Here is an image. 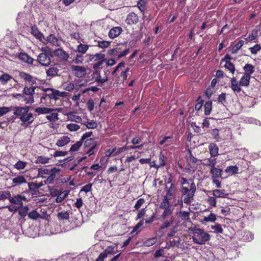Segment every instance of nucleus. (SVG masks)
<instances>
[{"label": "nucleus", "mask_w": 261, "mask_h": 261, "mask_svg": "<svg viewBox=\"0 0 261 261\" xmlns=\"http://www.w3.org/2000/svg\"><path fill=\"white\" fill-rule=\"evenodd\" d=\"M13 110L14 111V115L19 117L20 120L25 123V126H28L34 121L33 115L31 113H28L30 107L25 106L23 107H15Z\"/></svg>", "instance_id": "nucleus-1"}, {"label": "nucleus", "mask_w": 261, "mask_h": 261, "mask_svg": "<svg viewBox=\"0 0 261 261\" xmlns=\"http://www.w3.org/2000/svg\"><path fill=\"white\" fill-rule=\"evenodd\" d=\"M189 230L193 232L192 239L196 244L203 245L210 240L211 236L203 229L193 226L189 228Z\"/></svg>", "instance_id": "nucleus-2"}, {"label": "nucleus", "mask_w": 261, "mask_h": 261, "mask_svg": "<svg viewBox=\"0 0 261 261\" xmlns=\"http://www.w3.org/2000/svg\"><path fill=\"white\" fill-rule=\"evenodd\" d=\"M196 190L195 183L193 182L190 185V189L185 187H182L181 192L182 195H186L184 198V202L186 204H190L193 200V197Z\"/></svg>", "instance_id": "nucleus-3"}, {"label": "nucleus", "mask_w": 261, "mask_h": 261, "mask_svg": "<svg viewBox=\"0 0 261 261\" xmlns=\"http://www.w3.org/2000/svg\"><path fill=\"white\" fill-rule=\"evenodd\" d=\"M35 87H24L23 90L24 94L29 95L30 96L27 98H24V101L26 103H32L34 102L33 95L35 93Z\"/></svg>", "instance_id": "nucleus-4"}, {"label": "nucleus", "mask_w": 261, "mask_h": 261, "mask_svg": "<svg viewBox=\"0 0 261 261\" xmlns=\"http://www.w3.org/2000/svg\"><path fill=\"white\" fill-rule=\"evenodd\" d=\"M70 68L74 75L77 77H82L86 74L87 68L84 66L72 65Z\"/></svg>", "instance_id": "nucleus-5"}, {"label": "nucleus", "mask_w": 261, "mask_h": 261, "mask_svg": "<svg viewBox=\"0 0 261 261\" xmlns=\"http://www.w3.org/2000/svg\"><path fill=\"white\" fill-rule=\"evenodd\" d=\"M45 92L51 91L50 93H48V99H53L55 100H57L59 99V97H64L66 96V92H60L59 90L47 88L44 90Z\"/></svg>", "instance_id": "nucleus-6"}, {"label": "nucleus", "mask_w": 261, "mask_h": 261, "mask_svg": "<svg viewBox=\"0 0 261 261\" xmlns=\"http://www.w3.org/2000/svg\"><path fill=\"white\" fill-rule=\"evenodd\" d=\"M50 57L47 54L40 53L37 57V61L41 65L48 67L51 63Z\"/></svg>", "instance_id": "nucleus-7"}, {"label": "nucleus", "mask_w": 261, "mask_h": 261, "mask_svg": "<svg viewBox=\"0 0 261 261\" xmlns=\"http://www.w3.org/2000/svg\"><path fill=\"white\" fill-rule=\"evenodd\" d=\"M61 171V170L59 168L54 167L52 168L50 171L49 176L47 178L46 180L44 182L45 184H52L54 182L55 178L56 176L59 175V173Z\"/></svg>", "instance_id": "nucleus-8"}, {"label": "nucleus", "mask_w": 261, "mask_h": 261, "mask_svg": "<svg viewBox=\"0 0 261 261\" xmlns=\"http://www.w3.org/2000/svg\"><path fill=\"white\" fill-rule=\"evenodd\" d=\"M19 76L31 85L35 84L36 83V79L35 77L24 72H20Z\"/></svg>", "instance_id": "nucleus-9"}, {"label": "nucleus", "mask_w": 261, "mask_h": 261, "mask_svg": "<svg viewBox=\"0 0 261 261\" xmlns=\"http://www.w3.org/2000/svg\"><path fill=\"white\" fill-rule=\"evenodd\" d=\"M55 55L63 61H67L69 55L62 48H58L55 50Z\"/></svg>", "instance_id": "nucleus-10"}, {"label": "nucleus", "mask_w": 261, "mask_h": 261, "mask_svg": "<svg viewBox=\"0 0 261 261\" xmlns=\"http://www.w3.org/2000/svg\"><path fill=\"white\" fill-rule=\"evenodd\" d=\"M138 21L139 17L136 13L132 12L127 15L126 19V22L127 24L130 25L136 24Z\"/></svg>", "instance_id": "nucleus-11"}, {"label": "nucleus", "mask_w": 261, "mask_h": 261, "mask_svg": "<svg viewBox=\"0 0 261 261\" xmlns=\"http://www.w3.org/2000/svg\"><path fill=\"white\" fill-rule=\"evenodd\" d=\"M31 33L36 38L39 39L41 41H42L43 39H44L43 34L39 31L36 25H34L31 27Z\"/></svg>", "instance_id": "nucleus-12"}, {"label": "nucleus", "mask_w": 261, "mask_h": 261, "mask_svg": "<svg viewBox=\"0 0 261 261\" xmlns=\"http://www.w3.org/2000/svg\"><path fill=\"white\" fill-rule=\"evenodd\" d=\"M122 32V28L120 27H114L111 29L109 33V36L111 39H114L118 36Z\"/></svg>", "instance_id": "nucleus-13"}, {"label": "nucleus", "mask_w": 261, "mask_h": 261, "mask_svg": "<svg viewBox=\"0 0 261 261\" xmlns=\"http://www.w3.org/2000/svg\"><path fill=\"white\" fill-rule=\"evenodd\" d=\"M210 172L212 175V178H221L222 177L223 170L215 166L213 168L211 169Z\"/></svg>", "instance_id": "nucleus-14"}, {"label": "nucleus", "mask_w": 261, "mask_h": 261, "mask_svg": "<svg viewBox=\"0 0 261 261\" xmlns=\"http://www.w3.org/2000/svg\"><path fill=\"white\" fill-rule=\"evenodd\" d=\"M18 58L22 61L29 64H32L34 61V59L25 53H20L19 55Z\"/></svg>", "instance_id": "nucleus-15"}, {"label": "nucleus", "mask_w": 261, "mask_h": 261, "mask_svg": "<svg viewBox=\"0 0 261 261\" xmlns=\"http://www.w3.org/2000/svg\"><path fill=\"white\" fill-rule=\"evenodd\" d=\"M213 195L215 198H226L228 193L224 190L216 189L213 191Z\"/></svg>", "instance_id": "nucleus-16"}, {"label": "nucleus", "mask_w": 261, "mask_h": 261, "mask_svg": "<svg viewBox=\"0 0 261 261\" xmlns=\"http://www.w3.org/2000/svg\"><path fill=\"white\" fill-rule=\"evenodd\" d=\"M35 112H36L38 115L41 114H46L51 113L54 111V109L51 108H48L46 107H37L35 109Z\"/></svg>", "instance_id": "nucleus-17"}, {"label": "nucleus", "mask_w": 261, "mask_h": 261, "mask_svg": "<svg viewBox=\"0 0 261 261\" xmlns=\"http://www.w3.org/2000/svg\"><path fill=\"white\" fill-rule=\"evenodd\" d=\"M25 197H22L20 195H17L14 197H11V196H10V202L13 204H16L17 205L22 206L23 203L22 201V199H25Z\"/></svg>", "instance_id": "nucleus-18"}, {"label": "nucleus", "mask_w": 261, "mask_h": 261, "mask_svg": "<svg viewBox=\"0 0 261 261\" xmlns=\"http://www.w3.org/2000/svg\"><path fill=\"white\" fill-rule=\"evenodd\" d=\"M210 154L212 157H215L218 155L219 148L215 143H211L208 146Z\"/></svg>", "instance_id": "nucleus-19"}, {"label": "nucleus", "mask_w": 261, "mask_h": 261, "mask_svg": "<svg viewBox=\"0 0 261 261\" xmlns=\"http://www.w3.org/2000/svg\"><path fill=\"white\" fill-rule=\"evenodd\" d=\"M13 183L14 184V186L20 185L23 183H26L27 179L23 175H18L12 179Z\"/></svg>", "instance_id": "nucleus-20"}, {"label": "nucleus", "mask_w": 261, "mask_h": 261, "mask_svg": "<svg viewBox=\"0 0 261 261\" xmlns=\"http://www.w3.org/2000/svg\"><path fill=\"white\" fill-rule=\"evenodd\" d=\"M70 139L68 136H63L61 137L57 142L56 145L59 147H62L69 143Z\"/></svg>", "instance_id": "nucleus-21"}, {"label": "nucleus", "mask_w": 261, "mask_h": 261, "mask_svg": "<svg viewBox=\"0 0 261 261\" xmlns=\"http://www.w3.org/2000/svg\"><path fill=\"white\" fill-rule=\"evenodd\" d=\"M64 115L67 116L69 120L75 121V122L79 123L82 121V118L81 117L75 115L73 112H70L69 113H65Z\"/></svg>", "instance_id": "nucleus-22"}, {"label": "nucleus", "mask_w": 261, "mask_h": 261, "mask_svg": "<svg viewBox=\"0 0 261 261\" xmlns=\"http://www.w3.org/2000/svg\"><path fill=\"white\" fill-rule=\"evenodd\" d=\"M250 75L244 74L239 81V85L242 86H248L249 84Z\"/></svg>", "instance_id": "nucleus-23"}, {"label": "nucleus", "mask_w": 261, "mask_h": 261, "mask_svg": "<svg viewBox=\"0 0 261 261\" xmlns=\"http://www.w3.org/2000/svg\"><path fill=\"white\" fill-rule=\"evenodd\" d=\"M254 66L250 64H246L243 67V69L245 71L244 74L250 75L254 72Z\"/></svg>", "instance_id": "nucleus-24"}, {"label": "nucleus", "mask_w": 261, "mask_h": 261, "mask_svg": "<svg viewBox=\"0 0 261 261\" xmlns=\"http://www.w3.org/2000/svg\"><path fill=\"white\" fill-rule=\"evenodd\" d=\"M59 71L57 68L50 67L46 70V73L47 76L54 77L58 75Z\"/></svg>", "instance_id": "nucleus-25"}, {"label": "nucleus", "mask_w": 261, "mask_h": 261, "mask_svg": "<svg viewBox=\"0 0 261 261\" xmlns=\"http://www.w3.org/2000/svg\"><path fill=\"white\" fill-rule=\"evenodd\" d=\"M57 218L59 220H68L70 218L69 214L67 211H63L58 214Z\"/></svg>", "instance_id": "nucleus-26"}, {"label": "nucleus", "mask_w": 261, "mask_h": 261, "mask_svg": "<svg viewBox=\"0 0 261 261\" xmlns=\"http://www.w3.org/2000/svg\"><path fill=\"white\" fill-rule=\"evenodd\" d=\"M45 40L47 42H50L54 45L59 46L58 39L53 34H50V35L47 36V39Z\"/></svg>", "instance_id": "nucleus-27"}, {"label": "nucleus", "mask_w": 261, "mask_h": 261, "mask_svg": "<svg viewBox=\"0 0 261 261\" xmlns=\"http://www.w3.org/2000/svg\"><path fill=\"white\" fill-rule=\"evenodd\" d=\"M238 171V167L237 166H230L225 169V172L227 173H229L230 175L237 173Z\"/></svg>", "instance_id": "nucleus-28"}, {"label": "nucleus", "mask_w": 261, "mask_h": 261, "mask_svg": "<svg viewBox=\"0 0 261 261\" xmlns=\"http://www.w3.org/2000/svg\"><path fill=\"white\" fill-rule=\"evenodd\" d=\"M50 170L45 168H39L38 176L44 178L45 175H48L50 173Z\"/></svg>", "instance_id": "nucleus-29"}, {"label": "nucleus", "mask_w": 261, "mask_h": 261, "mask_svg": "<svg viewBox=\"0 0 261 261\" xmlns=\"http://www.w3.org/2000/svg\"><path fill=\"white\" fill-rule=\"evenodd\" d=\"M12 77L7 73H4L0 76V82L3 84H6Z\"/></svg>", "instance_id": "nucleus-30"}, {"label": "nucleus", "mask_w": 261, "mask_h": 261, "mask_svg": "<svg viewBox=\"0 0 261 261\" xmlns=\"http://www.w3.org/2000/svg\"><path fill=\"white\" fill-rule=\"evenodd\" d=\"M178 215V217L182 220L188 221L190 219V213L188 212L180 211L179 212Z\"/></svg>", "instance_id": "nucleus-31"}, {"label": "nucleus", "mask_w": 261, "mask_h": 261, "mask_svg": "<svg viewBox=\"0 0 261 261\" xmlns=\"http://www.w3.org/2000/svg\"><path fill=\"white\" fill-rule=\"evenodd\" d=\"M206 162L204 164L206 166L211 167V168H213L216 166L217 161L216 159L210 158L206 160H204Z\"/></svg>", "instance_id": "nucleus-32"}, {"label": "nucleus", "mask_w": 261, "mask_h": 261, "mask_svg": "<svg viewBox=\"0 0 261 261\" xmlns=\"http://www.w3.org/2000/svg\"><path fill=\"white\" fill-rule=\"evenodd\" d=\"M117 249L116 247L111 246L108 247L105 251L104 252L108 256V255H113L117 251Z\"/></svg>", "instance_id": "nucleus-33"}, {"label": "nucleus", "mask_w": 261, "mask_h": 261, "mask_svg": "<svg viewBox=\"0 0 261 261\" xmlns=\"http://www.w3.org/2000/svg\"><path fill=\"white\" fill-rule=\"evenodd\" d=\"M11 196L10 192L9 191H0V200L9 199L10 200Z\"/></svg>", "instance_id": "nucleus-34"}, {"label": "nucleus", "mask_w": 261, "mask_h": 261, "mask_svg": "<svg viewBox=\"0 0 261 261\" xmlns=\"http://www.w3.org/2000/svg\"><path fill=\"white\" fill-rule=\"evenodd\" d=\"M89 48V45L80 44L77 46V51L81 54H85Z\"/></svg>", "instance_id": "nucleus-35"}, {"label": "nucleus", "mask_w": 261, "mask_h": 261, "mask_svg": "<svg viewBox=\"0 0 261 261\" xmlns=\"http://www.w3.org/2000/svg\"><path fill=\"white\" fill-rule=\"evenodd\" d=\"M212 102L211 101H207L204 105V113L206 115H208L210 114L212 111Z\"/></svg>", "instance_id": "nucleus-36"}, {"label": "nucleus", "mask_w": 261, "mask_h": 261, "mask_svg": "<svg viewBox=\"0 0 261 261\" xmlns=\"http://www.w3.org/2000/svg\"><path fill=\"white\" fill-rule=\"evenodd\" d=\"M244 41L240 40L232 48L231 53L232 54L236 53L244 45Z\"/></svg>", "instance_id": "nucleus-37"}, {"label": "nucleus", "mask_w": 261, "mask_h": 261, "mask_svg": "<svg viewBox=\"0 0 261 261\" xmlns=\"http://www.w3.org/2000/svg\"><path fill=\"white\" fill-rule=\"evenodd\" d=\"M174 218L171 217L169 221H165L160 227V229H164L169 227L173 222Z\"/></svg>", "instance_id": "nucleus-38"}, {"label": "nucleus", "mask_w": 261, "mask_h": 261, "mask_svg": "<svg viewBox=\"0 0 261 261\" xmlns=\"http://www.w3.org/2000/svg\"><path fill=\"white\" fill-rule=\"evenodd\" d=\"M27 163L21 161H18L15 165V168L18 170L23 169L27 166Z\"/></svg>", "instance_id": "nucleus-39"}, {"label": "nucleus", "mask_w": 261, "mask_h": 261, "mask_svg": "<svg viewBox=\"0 0 261 261\" xmlns=\"http://www.w3.org/2000/svg\"><path fill=\"white\" fill-rule=\"evenodd\" d=\"M49 159L44 156H39L35 162L36 164H45L48 163Z\"/></svg>", "instance_id": "nucleus-40"}, {"label": "nucleus", "mask_w": 261, "mask_h": 261, "mask_svg": "<svg viewBox=\"0 0 261 261\" xmlns=\"http://www.w3.org/2000/svg\"><path fill=\"white\" fill-rule=\"evenodd\" d=\"M224 67L228 69L232 74L234 73L235 71L234 65L230 61H226Z\"/></svg>", "instance_id": "nucleus-41"}, {"label": "nucleus", "mask_w": 261, "mask_h": 261, "mask_svg": "<svg viewBox=\"0 0 261 261\" xmlns=\"http://www.w3.org/2000/svg\"><path fill=\"white\" fill-rule=\"evenodd\" d=\"M156 242V239L155 238H152L148 239L143 242V244L145 246H151L154 245Z\"/></svg>", "instance_id": "nucleus-42"}, {"label": "nucleus", "mask_w": 261, "mask_h": 261, "mask_svg": "<svg viewBox=\"0 0 261 261\" xmlns=\"http://www.w3.org/2000/svg\"><path fill=\"white\" fill-rule=\"evenodd\" d=\"M87 56H89L91 57V58H90V60L91 61L93 60L95 58V59L94 60L96 61L103 59L105 57V55L104 54L100 53L96 54L94 55H87Z\"/></svg>", "instance_id": "nucleus-43"}, {"label": "nucleus", "mask_w": 261, "mask_h": 261, "mask_svg": "<svg viewBox=\"0 0 261 261\" xmlns=\"http://www.w3.org/2000/svg\"><path fill=\"white\" fill-rule=\"evenodd\" d=\"M46 118L50 121L55 122L58 120V113H51L50 115H47Z\"/></svg>", "instance_id": "nucleus-44"}, {"label": "nucleus", "mask_w": 261, "mask_h": 261, "mask_svg": "<svg viewBox=\"0 0 261 261\" xmlns=\"http://www.w3.org/2000/svg\"><path fill=\"white\" fill-rule=\"evenodd\" d=\"M172 211L170 208L164 209V212L162 215V217L163 219H167L169 216H171Z\"/></svg>", "instance_id": "nucleus-45"}, {"label": "nucleus", "mask_w": 261, "mask_h": 261, "mask_svg": "<svg viewBox=\"0 0 261 261\" xmlns=\"http://www.w3.org/2000/svg\"><path fill=\"white\" fill-rule=\"evenodd\" d=\"M212 229L214 230L215 232L222 233L223 232V229L222 228L221 226L219 224H217L214 225H212L211 226Z\"/></svg>", "instance_id": "nucleus-46"}, {"label": "nucleus", "mask_w": 261, "mask_h": 261, "mask_svg": "<svg viewBox=\"0 0 261 261\" xmlns=\"http://www.w3.org/2000/svg\"><path fill=\"white\" fill-rule=\"evenodd\" d=\"M169 201L170 200L164 198L163 201L160 204V208L163 209L170 208V204Z\"/></svg>", "instance_id": "nucleus-47"}, {"label": "nucleus", "mask_w": 261, "mask_h": 261, "mask_svg": "<svg viewBox=\"0 0 261 261\" xmlns=\"http://www.w3.org/2000/svg\"><path fill=\"white\" fill-rule=\"evenodd\" d=\"M257 37V31L253 30L251 34H249L247 38H246V40L247 42H250L254 40Z\"/></svg>", "instance_id": "nucleus-48"}, {"label": "nucleus", "mask_w": 261, "mask_h": 261, "mask_svg": "<svg viewBox=\"0 0 261 261\" xmlns=\"http://www.w3.org/2000/svg\"><path fill=\"white\" fill-rule=\"evenodd\" d=\"M83 124L85 125L87 128L90 129L96 128L97 127V124L94 121H91L90 122H84Z\"/></svg>", "instance_id": "nucleus-49"}, {"label": "nucleus", "mask_w": 261, "mask_h": 261, "mask_svg": "<svg viewBox=\"0 0 261 261\" xmlns=\"http://www.w3.org/2000/svg\"><path fill=\"white\" fill-rule=\"evenodd\" d=\"M83 142L81 140L77 142L75 144L72 145L70 149V151H77L80 147L82 146Z\"/></svg>", "instance_id": "nucleus-50"}, {"label": "nucleus", "mask_w": 261, "mask_h": 261, "mask_svg": "<svg viewBox=\"0 0 261 261\" xmlns=\"http://www.w3.org/2000/svg\"><path fill=\"white\" fill-rule=\"evenodd\" d=\"M29 208L27 206L22 207L19 211V214L21 218H24L28 213Z\"/></svg>", "instance_id": "nucleus-51"}, {"label": "nucleus", "mask_w": 261, "mask_h": 261, "mask_svg": "<svg viewBox=\"0 0 261 261\" xmlns=\"http://www.w3.org/2000/svg\"><path fill=\"white\" fill-rule=\"evenodd\" d=\"M252 54H256L261 49V46L259 44H255L253 47L249 48Z\"/></svg>", "instance_id": "nucleus-52"}, {"label": "nucleus", "mask_w": 261, "mask_h": 261, "mask_svg": "<svg viewBox=\"0 0 261 261\" xmlns=\"http://www.w3.org/2000/svg\"><path fill=\"white\" fill-rule=\"evenodd\" d=\"M67 128L71 132L76 131L80 128V126L74 123H70L67 125Z\"/></svg>", "instance_id": "nucleus-53"}, {"label": "nucleus", "mask_w": 261, "mask_h": 261, "mask_svg": "<svg viewBox=\"0 0 261 261\" xmlns=\"http://www.w3.org/2000/svg\"><path fill=\"white\" fill-rule=\"evenodd\" d=\"M216 220V215L214 213H211L207 217H204L203 221L207 222H214Z\"/></svg>", "instance_id": "nucleus-54"}, {"label": "nucleus", "mask_w": 261, "mask_h": 261, "mask_svg": "<svg viewBox=\"0 0 261 261\" xmlns=\"http://www.w3.org/2000/svg\"><path fill=\"white\" fill-rule=\"evenodd\" d=\"M28 187L30 190L33 191H35L39 188V186L37 184V182H29Z\"/></svg>", "instance_id": "nucleus-55"}, {"label": "nucleus", "mask_w": 261, "mask_h": 261, "mask_svg": "<svg viewBox=\"0 0 261 261\" xmlns=\"http://www.w3.org/2000/svg\"><path fill=\"white\" fill-rule=\"evenodd\" d=\"M28 216L30 218L36 220L40 217V215L38 214L36 211H33L29 213Z\"/></svg>", "instance_id": "nucleus-56"}, {"label": "nucleus", "mask_w": 261, "mask_h": 261, "mask_svg": "<svg viewBox=\"0 0 261 261\" xmlns=\"http://www.w3.org/2000/svg\"><path fill=\"white\" fill-rule=\"evenodd\" d=\"M197 102H198L195 106V109L196 111H199L201 109L203 103V100L201 99L200 96H199Z\"/></svg>", "instance_id": "nucleus-57"}, {"label": "nucleus", "mask_w": 261, "mask_h": 261, "mask_svg": "<svg viewBox=\"0 0 261 261\" xmlns=\"http://www.w3.org/2000/svg\"><path fill=\"white\" fill-rule=\"evenodd\" d=\"M110 44V42L107 41H98V46L102 48L108 47Z\"/></svg>", "instance_id": "nucleus-58"}, {"label": "nucleus", "mask_w": 261, "mask_h": 261, "mask_svg": "<svg viewBox=\"0 0 261 261\" xmlns=\"http://www.w3.org/2000/svg\"><path fill=\"white\" fill-rule=\"evenodd\" d=\"M144 202L145 200L144 198H140L137 200L136 203L134 206V208L137 210H139L141 207V206L144 203Z\"/></svg>", "instance_id": "nucleus-59"}, {"label": "nucleus", "mask_w": 261, "mask_h": 261, "mask_svg": "<svg viewBox=\"0 0 261 261\" xmlns=\"http://www.w3.org/2000/svg\"><path fill=\"white\" fill-rule=\"evenodd\" d=\"M166 157L163 154H160L159 156V166L164 167L166 165Z\"/></svg>", "instance_id": "nucleus-60"}, {"label": "nucleus", "mask_w": 261, "mask_h": 261, "mask_svg": "<svg viewBox=\"0 0 261 261\" xmlns=\"http://www.w3.org/2000/svg\"><path fill=\"white\" fill-rule=\"evenodd\" d=\"M82 57L83 55L79 53L76 55V57L74 59H73V62L76 64L81 63L83 60Z\"/></svg>", "instance_id": "nucleus-61"}, {"label": "nucleus", "mask_w": 261, "mask_h": 261, "mask_svg": "<svg viewBox=\"0 0 261 261\" xmlns=\"http://www.w3.org/2000/svg\"><path fill=\"white\" fill-rule=\"evenodd\" d=\"M11 109V108H8L6 107H0V116H3L8 112H9Z\"/></svg>", "instance_id": "nucleus-62"}, {"label": "nucleus", "mask_w": 261, "mask_h": 261, "mask_svg": "<svg viewBox=\"0 0 261 261\" xmlns=\"http://www.w3.org/2000/svg\"><path fill=\"white\" fill-rule=\"evenodd\" d=\"M218 102L224 104V102H226V94L225 93H222L221 94L219 95L218 98Z\"/></svg>", "instance_id": "nucleus-63"}, {"label": "nucleus", "mask_w": 261, "mask_h": 261, "mask_svg": "<svg viewBox=\"0 0 261 261\" xmlns=\"http://www.w3.org/2000/svg\"><path fill=\"white\" fill-rule=\"evenodd\" d=\"M120 48H116L110 49L108 51V54L112 56H118V53H120Z\"/></svg>", "instance_id": "nucleus-64"}]
</instances>
